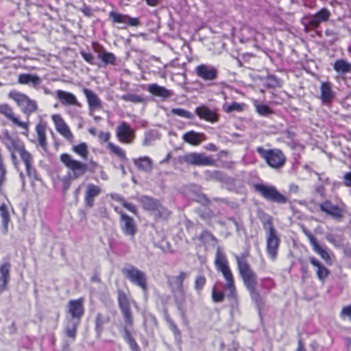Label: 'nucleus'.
<instances>
[{"label":"nucleus","instance_id":"obj_1","mask_svg":"<svg viewBox=\"0 0 351 351\" xmlns=\"http://www.w3.org/2000/svg\"><path fill=\"white\" fill-rule=\"evenodd\" d=\"M84 300L82 298L70 300L67 304L66 313L68 314L67 323L65 327V332L67 337L75 340L77 328L80 323V319L84 315Z\"/></svg>","mask_w":351,"mask_h":351},{"label":"nucleus","instance_id":"obj_2","mask_svg":"<svg viewBox=\"0 0 351 351\" xmlns=\"http://www.w3.org/2000/svg\"><path fill=\"white\" fill-rule=\"evenodd\" d=\"M261 221L266 232V251L270 259L274 261L278 256L280 238L274 226L271 217L264 215Z\"/></svg>","mask_w":351,"mask_h":351},{"label":"nucleus","instance_id":"obj_3","mask_svg":"<svg viewBox=\"0 0 351 351\" xmlns=\"http://www.w3.org/2000/svg\"><path fill=\"white\" fill-rule=\"evenodd\" d=\"M189 276V272L181 271L179 272L178 275L168 278V285L171 289L177 306L182 312V315H184L186 311L184 307L186 294L183 282Z\"/></svg>","mask_w":351,"mask_h":351},{"label":"nucleus","instance_id":"obj_4","mask_svg":"<svg viewBox=\"0 0 351 351\" xmlns=\"http://www.w3.org/2000/svg\"><path fill=\"white\" fill-rule=\"evenodd\" d=\"M215 265L218 271H220L226 281V289L228 291V296L234 297L236 288L233 274L229 267L228 262L225 254L218 247L216 252Z\"/></svg>","mask_w":351,"mask_h":351},{"label":"nucleus","instance_id":"obj_5","mask_svg":"<svg viewBox=\"0 0 351 351\" xmlns=\"http://www.w3.org/2000/svg\"><path fill=\"white\" fill-rule=\"evenodd\" d=\"M0 142L10 153L13 165L17 168L19 161L16 154L25 147L24 142L6 129L3 130L0 134Z\"/></svg>","mask_w":351,"mask_h":351},{"label":"nucleus","instance_id":"obj_6","mask_svg":"<svg viewBox=\"0 0 351 351\" xmlns=\"http://www.w3.org/2000/svg\"><path fill=\"white\" fill-rule=\"evenodd\" d=\"M256 152L272 169H280L282 168L286 163L287 158L280 149H266L263 147H258Z\"/></svg>","mask_w":351,"mask_h":351},{"label":"nucleus","instance_id":"obj_7","mask_svg":"<svg viewBox=\"0 0 351 351\" xmlns=\"http://www.w3.org/2000/svg\"><path fill=\"white\" fill-rule=\"evenodd\" d=\"M239 274L243 280L244 285L248 291L256 289V275L251 269L250 265L245 260L244 256H235Z\"/></svg>","mask_w":351,"mask_h":351},{"label":"nucleus","instance_id":"obj_8","mask_svg":"<svg viewBox=\"0 0 351 351\" xmlns=\"http://www.w3.org/2000/svg\"><path fill=\"white\" fill-rule=\"evenodd\" d=\"M9 97L16 103L21 112L27 116L28 121L29 117L38 109L36 101L31 99L27 95L20 92L10 91Z\"/></svg>","mask_w":351,"mask_h":351},{"label":"nucleus","instance_id":"obj_9","mask_svg":"<svg viewBox=\"0 0 351 351\" xmlns=\"http://www.w3.org/2000/svg\"><path fill=\"white\" fill-rule=\"evenodd\" d=\"M254 187L255 191L267 201L280 204H286L288 201L287 197L281 194L274 186L255 184Z\"/></svg>","mask_w":351,"mask_h":351},{"label":"nucleus","instance_id":"obj_10","mask_svg":"<svg viewBox=\"0 0 351 351\" xmlns=\"http://www.w3.org/2000/svg\"><path fill=\"white\" fill-rule=\"evenodd\" d=\"M60 161L71 171V173H69L70 178L77 179L84 176L88 170L86 163L74 160L71 156L66 153L61 154Z\"/></svg>","mask_w":351,"mask_h":351},{"label":"nucleus","instance_id":"obj_11","mask_svg":"<svg viewBox=\"0 0 351 351\" xmlns=\"http://www.w3.org/2000/svg\"><path fill=\"white\" fill-rule=\"evenodd\" d=\"M122 273L132 283L146 291L147 289L146 274L134 265H129L122 269Z\"/></svg>","mask_w":351,"mask_h":351},{"label":"nucleus","instance_id":"obj_12","mask_svg":"<svg viewBox=\"0 0 351 351\" xmlns=\"http://www.w3.org/2000/svg\"><path fill=\"white\" fill-rule=\"evenodd\" d=\"M180 161L195 166H214L217 161L212 156L204 153L190 152L180 158Z\"/></svg>","mask_w":351,"mask_h":351},{"label":"nucleus","instance_id":"obj_13","mask_svg":"<svg viewBox=\"0 0 351 351\" xmlns=\"http://www.w3.org/2000/svg\"><path fill=\"white\" fill-rule=\"evenodd\" d=\"M0 114L3 115L8 120L11 121L14 125L23 129L25 131L22 134L27 136L29 133V121H21L19 117L14 112L13 108L7 104H0Z\"/></svg>","mask_w":351,"mask_h":351},{"label":"nucleus","instance_id":"obj_14","mask_svg":"<svg viewBox=\"0 0 351 351\" xmlns=\"http://www.w3.org/2000/svg\"><path fill=\"white\" fill-rule=\"evenodd\" d=\"M302 232L308 239L313 250L319 255L321 258L326 261V263L332 264V259L328 250L319 245L316 237L309 231L304 225L301 226Z\"/></svg>","mask_w":351,"mask_h":351},{"label":"nucleus","instance_id":"obj_15","mask_svg":"<svg viewBox=\"0 0 351 351\" xmlns=\"http://www.w3.org/2000/svg\"><path fill=\"white\" fill-rule=\"evenodd\" d=\"M116 136L120 143L132 144L136 138V132L127 122L122 121L116 128Z\"/></svg>","mask_w":351,"mask_h":351},{"label":"nucleus","instance_id":"obj_16","mask_svg":"<svg viewBox=\"0 0 351 351\" xmlns=\"http://www.w3.org/2000/svg\"><path fill=\"white\" fill-rule=\"evenodd\" d=\"M17 154L19 155L22 162L25 167L27 176L34 180H38L36 170L34 167L33 155L26 149L25 146Z\"/></svg>","mask_w":351,"mask_h":351},{"label":"nucleus","instance_id":"obj_17","mask_svg":"<svg viewBox=\"0 0 351 351\" xmlns=\"http://www.w3.org/2000/svg\"><path fill=\"white\" fill-rule=\"evenodd\" d=\"M119 226L124 235L133 239L137 232V225L135 220L127 214H122L119 219Z\"/></svg>","mask_w":351,"mask_h":351},{"label":"nucleus","instance_id":"obj_18","mask_svg":"<svg viewBox=\"0 0 351 351\" xmlns=\"http://www.w3.org/2000/svg\"><path fill=\"white\" fill-rule=\"evenodd\" d=\"M345 208L346 205L343 202L336 206L329 200H326L319 204V208L322 212L337 219H341L343 217Z\"/></svg>","mask_w":351,"mask_h":351},{"label":"nucleus","instance_id":"obj_19","mask_svg":"<svg viewBox=\"0 0 351 351\" xmlns=\"http://www.w3.org/2000/svg\"><path fill=\"white\" fill-rule=\"evenodd\" d=\"M118 302L125 322L129 326H133L134 321L130 310V302L127 295L124 293H119Z\"/></svg>","mask_w":351,"mask_h":351},{"label":"nucleus","instance_id":"obj_20","mask_svg":"<svg viewBox=\"0 0 351 351\" xmlns=\"http://www.w3.org/2000/svg\"><path fill=\"white\" fill-rule=\"evenodd\" d=\"M56 130L69 142L73 141V135L60 114H53L51 117Z\"/></svg>","mask_w":351,"mask_h":351},{"label":"nucleus","instance_id":"obj_21","mask_svg":"<svg viewBox=\"0 0 351 351\" xmlns=\"http://www.w3.org/2000/svg\"><path fill=\"white\" fill-rule=\"evenodd\" d=\"M196 75L205 81H212L217 77L218 71L211 64H202L195 68Z\"/></svg>","mask_w":351,"mask_h":351},{"label":"nucleus","instance_id":"obj_22","mask_svg":"<svg viewBox=\"0 0 351 351\" xmlns=\"http://www.w3.org/2000/svg\"><path fill=\"white\" fill-rule=\"evenodd\" d=\"M83 93L84 94L87 103L88 105L89 114L90 115L97 110H100L102 108V101L97 96L96 93H95L93 90L88 88H84Z\"/></svg>","mask_w":351,"mask_h":351},{"label":"nucleus","instance_id":"obj_23","mask_svg":"<svg viewBox=\"0 0 351 351\" xmlns=\"http://www.w3.org/2000/svg\"><path fill=\"white\" fill-rule=\"evenodd\" d=\"M330 16V11L326 8H322L315 14L308 17V25L312 29H316L319 26L321 23L327 21Z\"/></svg>","mask_w":351,"mask_h":351},{"label":"nucleus","instance_id":"obj_24","mask_svg":"<svg viewBox=\"0 0 351 351\" xmlns=\"http://www.w3.org/2000/svg\"><path fill=\"white\" fill-rule=\"evenodd\" d=\"M195 114L199 117V119L210 123L217 122L219 117L217 111L211 110L204 105L195 108Z\"/></svg>","mask_w":351,"mask_h":351},{"label":"nucleus","instance_id":"obj_25","mask_svg":"<svg viewBox=\"0 0 351 351\" xmlns=\"http://www.w3.org/2000/svg\"><path fill=\"white\" fill-rule=\"evenodd\" d=\"M56 97L62 105L75 106L79 108L82 107V104L77 101L75 95L70 92L58 90L56 93Z\"/></svg>","mask_w":351,"mask_h":351},{"label":"nucleus","instance_id":"obj_26","mask_svg":"<svg viewBox=\"0 0 351 351\" xmlns=\"http://www.w3.org/2000/svg\"><path fill=\"white\" fill-rule=\"evenodd\" d=\"M11 264L5 262L0 265V294L4 292L9 284L11 276Z\"/></svg>","mask_w":351,"mask_h":351},{"label":"nucleus","instance_id":"obj_27","mask_svg":"<svg viewBox=\"0 0 351 351\" xmlns=\"http://www.w3.org/2000/svg\"><path fill=\"white\" fill-rule=\"evenodd\" d=\"M101 193V189L95 184H88L84 195V204L86 207L91 208L94 205L95 198Z\"/></svg>","mask_w":351,"mask_h":351},{"label":"nucleus","instance_id":"obj_28","mask_svg":"<svg viewBox=\"0 0 351 351\" xmlns=\"http://www.w3.org/2000/svg\"><path fill=\"white\" fill-rule=\"evenodd\" d=\"M321 95L320 99L322 104L329 105L333 101L335 94L332 89V86L330 82H323L320 87Z\"/></svg>","mask_w":351,"mask_h":351},{"label":"nucleus","instance_id":"obj_29","mask_svg":"<svg viewBox=\"0 0 351 351\" xmlns=\"http://www.w3.org/2000/svg\"><path fill=\"white\" fill-rule=\"evenodd\" d=\"M184 142L192 145H198L206 140V136L204 133H199L191 130L184 133L182 136Z\"/></svg>","mask_w":351,"mask_h":351},{"label":"nucleus","instance_id":"obj_30","mask_svg":"<svg viewBox=\"0 0 351 351\" xmlns=\"http://www.w3.org/2000/svg\"><path fill=\"white\" fill-rule=\"evenodd\" d=\"M147 90L152 95L162 99H167L172 95L171 90L157 84H150L147 85Z\"/></svg>","mask_w":351,"mask_h":351},{"label":"nucleus","instance_id":"obj_31","mask_svg":"<svg viewBox=\"0 0 351 351\" xmlns=\"http://www.w3.org/2000/svg\"><path fill=\"white\" fill-rule=\"evenodd\" d=\"M110 321V317L108 313H104L101 312L97 313L95 322V331L98 337L101 336L105 326L108 324Z\"/></svg>","mask_w":351,"mask_h":351},{"label":"nucleus","instance_id":"obj_32","mask_svg":"<svg viewBox=\"0 0 351 351\" xmlns=\"http://www.w3.org/2000/svg\"><path fill=\"white\" fill-rule=\"evenodd\" d=\"M310 263L315 267H317L316 274L318 279L324 282L330 274V271L326 267H324L316 258L310 257Z\"/></svg>","mask_w":351,"mask_h":351},{"label":"nucleus","instance_id":"obj_33","mask_svg":"<svg viewBox=\"0 0 351 351\" xmlns=\"http://www.w3.org/2000/svg\"><path fill=\"white\" fill-rule=\"evenodd\" d=\"M36 132L38 138V145L43 150L47 149L46 125L44 123H39L36 126Z\"/></svg>","mask_w":351,"mask_h":351},{"label":"nucleus","instance_id":"obj_34","mask_svg":"<svg viewBox=\"0 0 351 351\" xmlns=\"http://www.w3.org/2000/svg\"><path fill=\"white\" fill-rule=\"evenodd\" d=\"M138 201L142 204L145 210L152 211L153 213H154L160 203L158 199L146 195L140 197Z\"/></svg>","mask_w":351,"mask_h":351},{"label":"nucleus","instance_id":"obj_35","mask_svg":"<svg viewBox=\"0 0 351 351\" xmlns=\"http://www.w3.org/2000/svg\"><path fill=\"white\" fill-rule=\"evenodd\" d=\"M18 82L19 84L31 85L36 88L41 84L42 80L37 75L25 73L19 76Z\"/></svg>","mask_w":351,"mask_h":351},{"label":"nucleus","instance_id":"obj_36","mask_svg":"<svg viewBox=\"0 0 351 351\" xmlns=\"http://www.w3.org/2000/svg\"><path fill=\"white\" fill-rule=\"evenodd\" d=\"M0 217L1 218V232L3 234H7L10 218L8 208L5 204H2L0 206Z\"/></svg>","mask_w":351,"mask_h":351},{"label":"nucleus","instance_id":"obj_37","mask_svg":"<svg viewBox=\"0 0 351 351\" xmlns=\"http://www.w3.org/2000/svg\"><path fill=\"white\" fill-rule=\"evenodd\" d=\"M134 163L139 170L150 172L152 169V160L148 156L134 159Z\"/></svg>","mask_w":351,"mask_h":351},{"label":"nucleus","instance_id":"obj_38","mask_svg":"<svg viewBox=\"0 0 351 351\" xmlns=\"http://www.w3.org/2000/svg\"><path fill=\"white\" fill-rule=\"evenodd\" d=\"M334 70L340 74L351 72V64L343 59L337 60L333 64Z\"/></svg>","mask_w":351,"mask_h":351},{"label":"nucleus","instance_id":"obj_39","mask_svg":"<svg viewBox=\"0 0 351 351\" xmlns=\"http://www.w3.org/2000/svg\"><path fill=\"white\" fill-rule=\"evenodd\" d=\"M160 138L158 132L156 130H147L145 132L142 143L143 146L148 147L154 145V142Z\"/></svg>","mask_w":351,"mask_h":351},{"label":"nucleus","instance_id":"obj_40","mask_svg":"<svg viewBox=\"0 0 351 351\" xmlns=\"http://www.w3.org/2000/svg\"><path fill=\"white\" fill-rule=\"evenodd\" d=\"M199 240L204 245L215 246L217 243L216 237L210 232L204 230L199 237Z\"/></svg>","mask_w":351,"mask_h":351},{"label":"nucleus","instance_id":"obj_41","mask_svg":"<svg viewBox=\"0 0 351 351\" xmlns=\"http://www.w3.org/2000/svg\"><path fill=\"white\" fill-rule=\"evenodd\" d=\"M326 239L335 247L339 248L343 246V243L344 241V237L343 235L335 234L332 233H327L326 235Z\"/></svg>","mask_w":351,"mask_h":351},{"label":"nucleus","instance_id":"obj_42","mask_svg":"<svg viewBox=\"0 0 351 351\" xmlns=\"http://www.w3.org/2000/svg\"><path fill=\"white\" fill-rule=\"evenodd\" d=\"M98 58L101 59L105 64L114 65L117 60L114 53L105 50H102L99 53Z\"/></svg>","mask_w":351,"mask_h":351},{"label":"nucleus","instance_id":"obj_43","mask_svg":"<svg viewBox=\"0 0 351 351\" xmlns=\"http://www.w3.org/2000/svg\"><path fill=\"white\" fill-rule=\"evenodd\" d=\"M107 147L112 154L118 156L121 160H127L125 152L121 147L110 142L108 143Z\"/></svg>","mask_w":351,"mask_h":351},{"label":"nucleus","instance_id":"obj_44","mask_svg":"<svg viewBox=\"0 0 351 351\" xmlns=\"http://www.w3.org/2000/svg\"><path fill=\"white\" fill-rule=\"evenodd\" d=\"M121 99L127 102L140 104L145 101V99L141 95L133 93H127L121 96Z\"/></svg>","mask_w":351,"mask_h":351},{"label":"nucleus","instance_id":"obj_45","mask_svg":"<svg viewBox=\"0 0 351 351\" xmlns=\"http://www.w3.org/2000/svg\"><path fill=\"white\" fill-rule=\"evenodd\" d=\"M132 327V326H129L125 322V326L123 328V337L124 340L128 343L129 346L136 343L130 331V329Z\"/></svg>","mask_w":351,"mask_h":351},{"label":"nucleus","instance_id":"obj_46","mask_svg":"<svg viewBox=\"0 0 351 351\" xmlns=\"http://www.w3.org/2000/svg\"><path fill=\"white\" fill-rule=\"evenodd\" d=\"M154 215L156 218L167 219L171 215V211L160 203Z\"/></svg>","mask_w":351,"mask_h":351},{"label":"nucleus","instance_id":"obj_47","mask_svg":"<svg viewBox=\"0 0 351 351\" xmlns=\"http://www.w3.org/2000/svg\"><path fill=\"white\" fill-rule=\"evenodd\" d=\"M128 15L123 14L114 11L110 12V18L112 19L113 23L127 24V19Z\"/></svg>","mask_w":351,"mask_h":351},{"label":"nucleus","instance_id":"obj_48","mask_svg":"<svg viewBox=\"0 0 351 351\" xmlns=\"http://www.w3.org/2000/svg\"><path fill=\"white\" fill-rule=\"evenodd\" d=\"M265 85L268 88L280 87L281 80L274 75H269L265 79Z\"/></svg>","mask_w":351,"mask_h":351},{"label":"nucleus","instance_id":"obj_49","mask_svg":"<svg viewBox=\"0 0 351 351\" xmlns=\"http://www.w3.org/2000/svg\"><path fill=\"white\" fill-rule=\"evenodd\" d=\"M73 151L80 155L82 158L86 159L88 156V147L85 143H82L75 145L72 148Z\"/></svg>","mask_w":351,"mask_h":351},{"label":"nucleus","instance_id":"obj_50","mask_svg":"<svg viewBox=\"0 0 351 351\" xmlns=\"http://www.w3.org/2000/svg\"><path fill=\"white\" fill-rule=\"evenodd\" d=\"M245 105L244 104H240L237 102H232L230 105L224 106V110L230 113L232 112H242L245 108Z\"/></svg>","mask_w":351,"mask_h":351},{"label":"nucleus","instance_id":"obj_51","mask_svg":"<svg viewBox=\"0 0 351 351\" xmlns=\"http://www.w3.org/2000/svg\"><path fill=\"white\" fill-rule=\"evenodd\" d=\"M171 112L174 115L189 119H193L194 117L192 112L182 108H172Z\"/></svg>","mask_w":351,"mask_h":351},{"label":"nucleus","instance_id":"obj_52","mask_svg":"<svg viewBox=\"0 0 351 351\" xmlns=\"http://www.w3.org/2000/svg\"><path fill=\"white\" fill-rule=\"evenodd\" d=\"M254 106L256 112L262 116L268 115L271 112V109L267 106L261 104L256 100L254 101Z\"/></svg>","mask_w":351,"mask_h":351},{"label":"nucleus","instance_id":"obj_53","mask_svg":"<svg viewBox=\"0 0 351 351\" xmlns=\"http://www.w3.org/2000/svg\"><path fill=\"white\" fill-rule=\"evenodd\" d=\"M167 322L169 326V328L173 332L175 339L176 341H180L181 339V332L180 330L178 329L176 324L170 319H167Z\"/></svg>","mask_w":351,"mask_h":351},{"label":"nucleus","instance_id":"obj_54","mask_svg":"<svg viewBox=\"0 0 351 351\" xmlns=\"http://www.w3.org/2000/svg\"><path fill=\"white\" fill-rule=\"evenodd\" d=\"M250 293V296L252 300L256 304V305L260 308L263 305V302L262 300L261 296L259 293L257 291L256 289H254L253 290L249 291Z\"/></svg>","mask_w":351,"mask_h":351},{"label":"nucleus","instance_id":"obj_55","mask_svg":"<svg viewBox=\"0 0 351 351\" xmlns=\"http://www.w3.org/2000/svg\"><path fill=\"white\" fill-rule=\"evenodd\" d=\"M206 283V278L204 275L199 274L196 276L195 281V289L197 291H200Z\"/></svg>","mask_w":351,"mask_h":351},{"label":"nucleus","instance_id":"obj_56","mask_svg":"<svg viewBox=\"0 0 351 351\" xmlns=\"http://www.w3.org/2000/svg\"><path fill=\"white\" fill-rule=\"evenodd\" d=\"M340 317L343 319L348 318L349 320L351 322V304L350 305L345 306L343 307L340 313Z\"/></svg>","mask_w":351,"mask_h":351},{"label":"nucleus","instance_id":"obj_57","mask_svg":"<svg viewBox=\"0 0 351 351\" xmlns=\"http://www.w3.org/2000/svg\"><path fill=\"white\" fill-rule=\"evenodd\" d=\"M80 54L84 60L90 64H95V57L91 53H87L86 51H81Z\"/></svg>","mask_w":351,"mask_h":351},{"label":"nucleus","instance_id":"obj_58","mask_svg":"<svg viewBox=\"0 0 351 351\" xmlns=\"http://www.w3.org/2000/svg\"><path fill=\"white\" fill-rule=\"evenodd\" d=\"M212 297L214 302H220L223 300L224 294L221 291H217L213 290Z\"/></svg>","mask_w":351,"mask_h":351},{"label":"nucleus","instance_id":"obj_59","mask_svg":"<svg viewBox=\"0 0 351 351\" xmlns=\"http://www.w3.org/2000/svg\"><path fill=\"white\" fill-rule=\"evenodd\" d=\"M122 205L124 208H125L127 210H128L131 213H132L135 215L137 213V208H136V206L134 205L133 204L128 203L125 200L124 202H123Z\"/></svg>","mask_w":351,"mask_h":351},{"label":"nucleus","instance_id":"obj_60","mask_svg":"<svg viewBox=\"0 0 351 351\" xmlns=\"http://www.w3.org/2000/svg\"><path fill=\"white\" fill-rule=\"evenodd\" d=\"M98 137L101 142L106 143L109 141V139L110 138V134L108 132H101L99 134Z\"/></svg>","mask_w":351,"mask_h":351},{"label":"nucleus","instance_id":"obj_61","mask_svg":"<svg viewBox=\"0 0 351 351\" xmlns=\"http://www.w3.org/2000/svg\"><path fill=\"white\" fill-rule=\"evenodd\" d=\"M71 180H73V178H70V176L68 175V176H66L62 179V182L63 184V189L64 191L68 190L71 185Z\"/></svg>","mask_w":351,"mask_h":351},{"label":"nucleus","instance_id":"obj_62","mask_svg":"<svg viewBox=\"0 0 351 351\" xmlns=\"http://www.w3.org/2000/svg\"><path fill=\"white\" fill-rule=\"evenodd\" d=\"M127 24L130 26L136 27L140 25V21L137 18H132L128 16L127 19Z\"/></svg>","mask_w":351,"mask_h":351},{"label":"nucleus","instance_id":"obj_63","mask_svg":"<svg viewBox=\"0 0 351 351\" xmlns=\"http://www.w3.org/2000/svg\"><path fill=\"white\" fill-rule=\"evenodd\" d=\"M343 179V184L346 186H351V171L346 173Z\"/></svg>","mask_w":351,"mask_h":351},{"label":"nucleus","instance_id":"obj_64","mask_svg":"<svg viewBox=\"0 0 351 351\" xmlns=\"http://www.w3.org/2000/svg\"><path fill=\"white\" fill-rule=\"evenodd\" d=\"M325 34L326 36L332 38V43L337 40V34L332 30L326 29L325 32Z\"/></svg>","mask_w":351,"mask_h":351}]
</instances>
